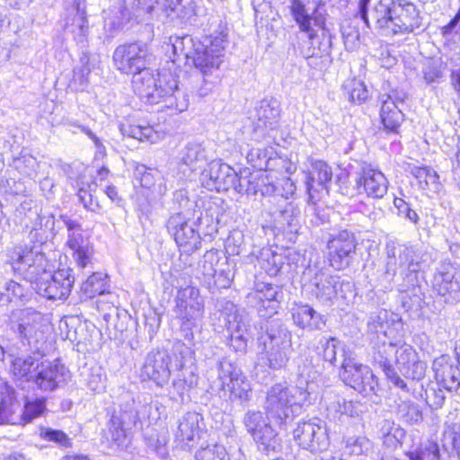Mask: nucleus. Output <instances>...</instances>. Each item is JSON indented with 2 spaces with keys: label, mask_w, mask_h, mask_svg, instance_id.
I'll return each mask as SVG.
<instances>
[{
  "label": "nucleus",
  "mask_w": 460,
  "mask_h": 460,
  "mask_svg": "<svg viewBox=\"0 0 460 460\" xmlns=\"http://www.w3.org/2000/svg\"><path fill=\"white\" fill-rule=\"evenodd\" d=\"M321 374L310 364L299 367L296 385L285 384L272 385L265 402L268 418L279 425L292 419L297 411L311 403V396L318 392Z\"/></svg>",
  "instance_id": "f257e3e1"
},
{
  "label": "nucleus",
  "mask_w": 460,
  "mask_h": 460,
  "mask_svg": "<svg viewBox=\"0 0 460 460\" xmlns=\"http://www.w3.org/2000/svg\"><path fill=\"white\" fill-rule=\"evenodd\" d=\"M371 16L385 36L412 33L422 23L417 6L407 0L380 1L372 10Z\"/></svg>",
  "instance_id": "f03ea898"
},
{
  "label": "nucleus",
  "mask_w": 460,
  "mask_h": 460,
  "mask_svg": "<svg viewBox=\"0 0 460 460\" xmlns=\"http://www.w3.org/2000/svg\"><path fill=\"white\" fill-rule=\"evenodd\" d=\"M204 300L199 288L193 286L181 288L174 297L173 313L186 341L192 342L195 329L201 327L204 317Z\"/></svg>",
  "instance_id": "7ed1b4c3"
},
{
  "label": "nucleus",
  "mask_w": 460,
  "mask_h": 460,
  "mask_svg": "<svg viewBox=\"0 0 460 460\" xmlns=\"http://www.w3.org/2000/svg\"><path fill=\"white\" fill-rule=\"evenodd\" d=\"M155 84L150 86V94L144 99L148 104L163 103V108L171 114H178L186 111L190 104L188 93L179 87L178 76L170 70L163 69L156 72Z\"/></svg>",
  "instance_id": "20e7f679"
},
{
  "label": "nucleus",
  "mask_w": 460,
  "mask_h": 460,
  "mask_svg": "<svg viewBox=\"0 0 460 460\" xmlns=\"http://www.w3.org/2000/svg\"><path fill=\"white\" fill-rule=\"evenodd\" d=\"M387 256L385 274L393 278L399 274L406 288L414 287L421 270L422 252L412 245L393 243L387 245Z\"/></svg>",
  "instance_id": "39448f33"
},
{
  "label": "nucleus",
  "mask_w": 460,
  "mask_h": 460,
  "mask_svg": "<svg viewBox=\"0 0 460 460\" xmlns=\"http://www.w3.org/2000/svg\"><path fill=\"white\" fill-rule=\"evenodd\" d=\"M402 339L393 341H381L382 344L377 349V356L375 357L382 367L386 377L394 386L408 391L406 382L397 374L392 366V359L394 357V362L402 373L409 360L415 358V349L412 346L402 343Z\"/></svg>",
  "instance_id": "423d86ee"
},
{
  "label": "nucleus",
  "mask_w": 460,
  "mask_h": 460,
  "mask_svg": "<svg viewBox=\"0 0 460 460\" xmlns=\"http://www.w3.org/2000/svg\"><path fill=\"white\" fill-rule=\"evenodd\" d=\"M268 365L272 369L285 367L293 352L291 332L278 322H271L260 338Z\"/></svg>",
  "instance_id": "0eeeda50"
},
{
  "label": "nucleus",
  "mask_w": 460,
  "mask_h": 460,
  "mask_svg": "<svg viewBox=\"0 0 460 460\" xmlns=\"http://www.w3.org/2000/svg\"><path fill=\"white\" fill-rule=\"evenodd\" d=\"M226 43L227 33L223 31L204 37L196 43L193 55L190 56L191 63L203 75H211L223 63Z\"/></svg>",
  "instance_id": "6e6552de"
},
{
  "label": "nucleus",
  "mask_w": 460,
  "mask_h": 460,
  "mask_svg": "<svg viewBox=\"0 0 460 460\" xmlns=\"http://www.w3.org/2000/svg\"><path fill=\"white\" fill-rule=\"evenodd\" d=\"M342 382L364 396L376 394L377 379L372 369L357 360L351 352L342 349V362L339 371Z\"/></svg>",
  "instance_id": "1a4fd4ad"
},
{
  "label": "nucleus",
  "mask_w": 460,
  "mask_h": 460,
  "mask_svg": "<svg viewBox=\"0 0 460 460\" xmlns=\"http://www.w3.org/2000/svg\"><path fill=\"white\" fill-rule=\"evenodd\" d=\"M260 411H248L243 416V424L257 444L258 449L266 454L280 449V438Z\"/></svg>",
  "instance_id": "9d476101"
},
{
  "label": "nucleus",
  "mask_w": 460,
  "mask_h": 460,
  "mask_svg": "<svg viewBox=\"0 0 460 460\" xmlns=\"http://www.w3.org/2000/svg\"><path fill=\"white\" fill-rule=\"evenodd\" d=\"M220 389L229 393L231 401L240 400L245 402L250 400L252 387L242 370L229 360L223 359L217 365Z\"/></svg>",
  "instance_id": "9b49d317"
},
{
  "label": "nucleus",
  "mask_w": 460,
  "mask_h": 460,
  "mask_svg": "<svg viewBox=\"0 0 460 460\" xmlns=\"http://www.w3.org/2000/svg\"><path fill=\"white\" fill-rule=\"evenodd\" d=\"M16 258H12V268L13 271L22 275L31 283L37 286V281L47 279L52 274L50 265L45 254L40 252L30 250L22 252L19 249L15 252Z\"/></svg>",
  "instance_id": "f8f14e48"
},
{
  "label": "nucleus",
  "mask_w": 460,
  "mask_h": 460,
  "mask_svg": "<svg viewBox=\"0 0 460 460\" xmlns=\"http://www.w3.org/2000/svg\"><path fill=\"white\" fill-rule=\"evenodd\" d=\"M166 226L181 252L191 254L200 248L201 238L194 222L190 223L181 213L172 215Z\"/></svg>",
  "instance_id": "ddd939ff"
},
{
  "label": "nucleus",
  "mask_w": 460,
  "mask_h": 460,
  "mask_svg": "<svg viewBox=\"0 0 460 460\" xmlns=\"http://www.w3.org/2000/svg\"><path fill=\"white\" fill-rule=\"evenodd\" d=\"M357 244L354 234L348 230L332 235L327 243L330 266L337 270L349 267L356 253Z\"/></svg>",
  "instance_id": "4468645a"
},
{
  "label": "nucleus",
  "mask_w": 460,
  "mask_h": 460,
  "mask_svg": "<svg viewBox=\"0 0 460 460\" xmlns=\"http://www.w3.org/2000/svg\"><path fill=\"white\" fill-rule=\"evenodd\" d=\"M148 49L146 44L137 42L120 45L113 52L114 66L123 74L132 75L147 66Z\"/></svg>",
  "instance_id": "2eb2a0df"
},
{
  "label": "nucleus",
  "mask_w": 460,
  "mask_h": 460,
  "mask_svg": "<svg viewBox=\"0 0 460 460\" xmlns=\"http://www.w3.org/2000/svg\"><path fill=\"white\" fill-rule=\"evenodd\" d=\"M293 434L298 445L311 452L323 451L329 445L325 424L319 419L299 422Z\"/></svg>",
  "instance_id": "dca6fc26"
},
{
  "label": "nucleus",
  "mask_w": 460,
  "mask_h": 460,
  "mask_svg": "<svg viewBox=\"0 0 460 460\" xmlns=\"http://www.w3.org/2000/svg\"><path fill=\"white\" fill-rule=\"evenodd\" d=\"M133 8L137 15H151L153 12L161 9L166 16L175 13L181 19H189L195 14L194 0H134Z\"/></svg>",
  "instance_id": "f3484780"
},
{
  "label": "nucleus",
  "mask_w": 460,
  "mask_h": 460,
  "mask_svg": "<svg viewBox=\"0 0 460 460\" xmlns=\"http://www.w3.org/2000/svg\"><path fill=\"white\" fill-rule=\"evenodd\" d=\"M236 172L228 164L218 160L208 164L199 175L201 186L208 190L227 191L234 184Z\"/></svg>",
  "instance_id": "a211bd4d"
},
{
  "label": "nucleus",
  "mask_w": 460,
  "mask_h": 460,
  "mask_svg": "<svg viewBox=\"0 0 460 460\" xmlns=\"http://www.w3.org/2000/svg\"><path fill=\"white\" fill-rule=\"evenodd\" d=\"M407 98V93L399 89L391 90L388 93L380 95V118L385 128L390 132H398L404 120L402 106Z\"/></svg>",
  "instance_id": "6ab92c4d"
},
{
  "label": "nucleus",
  "mask_w": 460,
  "mask_h": 460,
  "mask_svg": "<svg viewBox=\"0 0 460 460\" xmlns=\"http://www.w3.org/2000/svg\"><path fill=\"white\" fill-rule=\"evenodd\" d=\"M60 218L67 229L66 244L73 251L74 259L80 268L87 267L92 261L93 249L84 237L81 224L67 216Z\"/></svg>",
  "instance_id": "aec40b11"
},
{
  "label": "nucleus",
  "mask_w": 460,
  "mask_h": 460,
  "mask_svg": "<svg viewBox=\"0 0 460 460\" xmlns=\"http://www.w3.org/2000/svg\"><path fill=\"white\" fill-rule=\"evenodd\" d=\"M171 357L164 349H155L147 353L140 370L143 381H153L157 386L163 387L171 376L169 364Z\"/></svg>",
  "instance_id": "412c9836"
},
{
  "label": "nucleus",
  "mask_w": 460,
  "mask_h": 460,
  "mask_svg": "<svg viewBox=\"0 0 460 460\" xmlns=\"http://www.w3.org/2000/svg\"><path fill=\"white\" fill-rule=\"evenodd\" d=\"M16 331L29 343H38L49 331V322L41 313L25 308L19 312Z\"/></svg>",
  "instance_id": "4be33fe9"
},
{
  "label": "nucleus",
  "mask_w": 460,
  "mask_h": 460,
  "mask_svg": "<svg viewBox=\"0 0 460 460\" xmlns=\"http://www.w3.org/2000/svg\"><path fill=\"white\" fill-rule=\"evenodd\" d=\"M75 278L70 269H61L54 271L50 277L37 281L34 287L37 293L48 299H66L71 292Z\"/></svg>",
  "instance_id": "5701e85b"
},
{
  "label": "nucleus",
  "mask_w": 460,
  "mask_h": 460,
  "mask_svg": "<svg viewBox=\"0 0 460 460\" xmlns=\"http://www.w3.org/2000/svg\"><path fill=\"white\" fill-rule=\"evenodd\" d=\"M282 296L281 288L270 283L259 282L247 296L262 317H270L277 313Z\"/></svg>",
  "instance_id": "b1692460"
},
{
  "label": "nucleus",
  "mask_w": 460,
  "mask_h": 460,
  "mask_svg": "<svg viewBox=\"0 0 460 460\" xmlns=\"http://www.w3.org/2000/svg\"><path fill=\"white\" fill-rule=\"evenodd\" d=\"M290 11L300 31L305 32L309 40H314L318 31H324L325 16L319 8L310 11L302 1L292 0Z\"/></svg>",
  "instance_id": "393cba45"
},
{
  "label": "nucleus",
  "mask_w": 460,
  "mask_h": 460,
  "mask_svg": "<svg viewBox=\"0 0 460 460\" xmlns=\"http://www.w3.org/2000/svg\"><path fill=\"white\" fill-rule=\"evenodd\" d=\"M368 332L376 333L377 339L380 335L385 338V341L402 339L403 336V323L397 314L380 309L369 316L367 323Z\"/></svg>",
  "instance_id": "a878e982"
},
{
  "label": "nucleus",
  "mask_w": 460,
  "mask_h": 460,
  "mask_svg": "<svg viewBox=\"0 0 460 460\" xmlns=\"http://www.w3.org/2000/svg\"><path fill=\"white\" fill-rule=\"evenodd\" d=\"M67 370L64 365L58 362L40 360L35 367V372L31 376V382L41 391L50 392L66 381Z\"/></svg>",
  "instance_id": "bb28decb"
},
{
  "label": "nucleus",
  "mask_w": 460,
  "mask_h": 460,
  "mask_svg": "<svg viewBox=\"0 0 460 460\" xmlns=\"http://www.w3.org/2000/svg\"><path fill=\"white\" fill-rule=\"evenodd\" d=\"M355 184L358 193H365L373 199H381L386 194L389 182L380 170L365 164L357 174Z\"/></svg>",
  "instance_id": "cd10ccee"
},
{
  "label": "nucleus",
  "mask_w": 460,
  "mask_h": 460,
  "mask_svg": "<svg viewBox=\"0 0 460 460\" xmlns=\"http://www.w3.org/2000/svg\"><path fill=\"white\" fill-rule=\"evenodd\" d=\"M432 287L440 296H458L460 294V266L456 267L450 262H441L433 276Z\"/></svg>",
  "instance_id": "c85d7f7f"
},
{
  "label": "nucleus",
  "mask_w": 460,
  "mask_h": 460,
  "mask_svg": "<svg viewBox=\"0 0 460 460\" xmlns=\"http://www.w3.org/2000/svg\"><path fill=\"white\" fill-rule=\"evenodd\" d=\"M254 133L257 138H264L279 128L280 110L277 101L262 100L256 109Z\"/></svg>",
  "instance_id": "c756f323"
},
{
  "label": "nucleus",
  "mask_w": 460,
  "mask_h": 460,
  "mask_svg": "<svg viewBox=\"0 0 460 460\" xmlns=\"http://www.w3.org/2000/svg\"><path fill=\"white\" fill-rule=\"evenodd\" d=\"M175 159L183 175H186L187 172H196L208 164L207 149L201 143L196 141L188 142L181 147Z\"/></svg>",
  "instance_id": "7c9ffc66"
},
{
  "label": "nucleus",
  "mask_w": 460,
  "mask_h": 460,
  "mask_svg": "<svg viewBox=\"0 0 460 460\" xmlns=\"http://www.w3.org/2000/svg\"><path fill=\"white\" fill-rule=\"evenodd\" d=\"M332 178V168L325 162L312 163L310 170L305 173V185L309 199L314 200L323 191L327 192Z\"/></svg>",
  "instance_id": "2f4dec72"
},
{
  "label": "nucleus",
  "mask_w": 460,
  "mask_h": 460,
  "mask_svg": "<svg viewBox=\"0 0 460 460\" xmlns=\"http://www.w3.org/2000/svg\"><path fill=\"white\" fill-rule=\"evenodd\" d=\"M226 321L230 346L235 351H245L249 336L248 316L235 309L233 313L227 314Z\"/></svg>",
  "instance_id": "473e14b6"
},
{
  "label": "nucleus",
  "mask_w": 460,
  "mask_h": 460,
  "mask_svg": "<svg viewBox=\"0 0 460 460\" xmlns=\"http://www.w3.org/2000/svg\"><path fill=\"white\" fill-rule=\"evenodd\" d=\"M84 1H75L74 4L67 10L65 22L66 31L73 34L75 40L82 45H84L87 41L89 30Z\"/></svg>",
  "instance_id": "72a5a7b5"
},
{
  "label": "nucleus",
  "mask_w": 460,
  "mask_h": 460,
  "mask_svg": "<svg viewBox=\"0 0 460 460\" xmlns=\"http://www.w3.org/2000/svg\"><path fill=\"white\" fill-rule=\"evenodd\" d=\"M437 384L447 391L456 390L460 385V370L449 363L447 356H441L433 361L432 366Z\"/></svg>",
  "instance_id": "f704fd0d"
},
{
  "label": "nucleus",
  "mask_w": 460,
  "mask_h": 460,
  "mask_svg": "<svg viewBox=\"0 0 460 460\" xmlns=\"http://www.w3.org/2000/svg\"><path fill=\"white\" fill-rule=\"evenodd\" d=\"M204 429L202 415L196 411H188L179 420L175 436L178 440L188 443L199 439Z\"/></svg>",
  "instance_id": "c9c22d12"
},
{
  "label": "nucleus",
  "mask_w": 460,
  "mask_h": 460,
  "mask_svg": "<svg viewBox=\"0 0 460 460\" xmlns=\"http://www.w3.org/2000/svg\"><path fill=\"white\" fill-rule=\"evenodd\" d=\"M291 314L294 323L301 329L322 330L325 325L323 316L308 305H294Z\"/></svg>",
  "instance_id": "e433bc0d"
},
{
  "label": "nucleus",
  "mask_w": 460,
  "mask_h": 460,
  "mask_svg": "<svg viewBox=\"0 0 460 460\" xmlns=\"http://www.w3.org/2000/svg\"><path fill=\"white\" fill-rule=\"evenodd\" d=\"M313 285L314 286V294L323 303L331 302L338 296V288L343 286L336 278L319 271L315 274Z\"/></svg>",
  "instance_id": "4c0bfd02"
},
{
  "label": "nucleus",
  "mask_w": 460,
  "mask_h": 460,
  "mask_svg": "<svg viewBox=\"0 0 460 460\" xmlns=\"http://www.w3.org/2000/svg\"><path fill=\"white\" fill-rule=\"evenodd\" d=\"M409 460H453L451 454L446 447L442 449L433 440H427L421 443L415 449L406 453Z\"/></svg>",
  "instance_id": "58836bf2"
},
{
  "label": "nucleus",
  "mask_w": 460,
  "mask_h": 460,
  "mask_svg": "<svg viewBox=\"0 0 460 460\" xmlns=\"http://www.w3.org/2000/svg\"><path fill=\"white\" fill-rule=\"evenodd\" d=\"M3 424H21L20 403L14 391L9 389L1 392L0 425Z\"/></svg>",
  "instance_id": "ea45409f"
},
{
  "label": "nucleus",
  "mask_w": 460,
  "mask_h": 460,
  "mask_svg": "<svg viewBox=\"0 0 460 460\" xmlns=\"http://www.w3.org/2000/svg\"><path fill=\"white\" fill-rule=\"evenodd\" d=\"M199 40L194 39L190 35L171 36L169 38L168 46L171 47L174 56L172 62L175 63L181 58L184 59L186 63L190 61V56L193 55L196 43L199 42Z\"/></svg>",
  "instance_id": "a19ab883"
},
{
  "label": "nucleus",
  "mask_w": 460,
  "mask_h": 460,
  "mask_svg": "<svg viewBox=\"0 0 460 460\" xmlns=\"http://www.w3.org/2000/svg\"><path fill=\"white\" fill-rule=\"evenodd\" d=\"M257 261L260 268L270 277L279 274L285 263V257L281 253H278L270 247H263L259 255Z\"/></svg>",
  "instance_id": "79ce46f5"
},
{
  "label": "nucleus",
  "mask_w": 460,
  "mask_h": 460,
  "mask_svg": "<svg viewBox=\"0 0 460 460\" xmlns=\"http://www.w3.org/2000/svg\"><path fill=\"white\" fill-rule=\"evenodd\" d=\"M107 279L104 273H93L81 286L82 296L88 299L104 294L108 288Z\"/></svg>",
  "instance_id": "37998d69"
},
{
  "label": "nucleus",
  "mask_w": 460,
  "mask_h": 460,
  "mask_svg": "<svg viewBox=\"0 0 460 460\" xmlns=\"http://www.w3.org/2000/svg\"><path fill=\"white\" fill-rule=\"evenodd\" d=\"M156 72L146 67L141 72L135 74L132 77L133 91L141 101H144L145 97L151 95L149 92L150 86L156 82L155 75H159Z\"/></svg>",
  "instance_id": "c03bdc74"
},
{
  "label": "nucleus",
  "mask_w": 460,
  "mask_h": 460,
  "mask_svg": "<svg viewBox=\"0 0 460 460\" xmlns=\"http://www.w3.org/2000/svg\"><path fill=\"white\" fill-rule=\"evenodd\" d=\"M119 129L123 136L137 139L141 142L149 141L155 143L159 138L157 132L150 126L121 123Z\"/></svg>",
  "instance_id": "a18cd8bd"
},
{
  "label": "nucleus",
  "mask_w": 460,
  "mask_h": 460,
  "mask_svg": "<svg viewBox=\"0 0 460 460\" xmlns=\"http://www.w3.org/2000/svg\"><path fill=\"white\" fill-rule=\"evenodd\" d=\"M372 449V442L365 436H353L346 440L345 453L349 456H367Z\"/></svg>",
  "instance_id": "49530a36"
},
{
  "label": "nucleus",
  "mask_w": 460,
  "mask_h": 460,
  "mask_svg": "<svg viewBox=\"0 0 460 460\" xmlns=\"http://www.w3.org/2000/svg\"><path fill=\"white\" fill-rule=\"evenodd\" d=\"M446 69L447 64L440 58L429 59L422 68L423 78L427 84L439 82L444 77Z\"/></svg>",
  "instance_id": "de8ad7c7"
},
{
  "label": "nucleus",
  "mask_w": 460,
  "mask_h": 460,
  "mask_svg": "<svg viewBox=\"0 0 460 460\" xmlns=\"http://www.w3.org/2000/svg\"><path fill=\"white\" fill-rule=\"evenodd\" d=\"M135 177L140 185L154 193L156 190V181H161L160 173L146 168L144 164H138L135 169Z\"/></svg>",
  "instance_id": "09e8293b"
},
{
  "label": "nucleus",
  "mask_w": 460,
  "mask_h": 460,
  "mask_svg": "<svg viewBox=\"0 0 460 460\" xmlns=\"http://www.w3.org/2000/svg\"><path fill=\"white\" fill-rule=\"evenodd\" d=\"M91 68L86 57L80 59V66L75 67L69 86L75 91H83L88 85Z\"/></svg>",
  "instance_id": "8fccbe9b"
},
{
  "label": "nucleus",
  "mask_w": 460,
  "mask_h": 460,
  "mask_svg": "<svg viewBox=\"0 0 460 460\" xmlns=\"http://www.w3.org/2000/svg\"><path fill=\"white\" fill-rule=\"evenodd\" d=\"M40 362L32 357L17 358L13 361V373L19 378L26 377L28 381L31 382V376L35 372V367Z\"/></svg>",
  "instance_id": "3c124183"
},
{
  "label": "nucleus",
  "mask_w": 460,
  "mask_h": 460,
  "mask_svg": "<svg viewBox=\"0 0 460 460\" xmlns=\"http://www.w3.org/2000/svg\"><path fill=\"white\" fill-rule=\"evenodd\" d=\"M46 411V400L44 398L27 401L24 403L21 414V424L25 425L40 417Z\"/></svg>",
  "instance_id": "603ef678"
},
{
  "label": "nucleus",
  "mask_w": 460,
  "mask_h": 460,
  "mask_svg": "<svg viewBox=\"0 0 460 460\" xmlns=\"http://www.w3.org/2000/svg\"><path fill=\"white\" fill-rule=\"evenodd\" d=\"M196 384V377L191 371L182 369L172 382V390L180 397L181 401H184V394Z\"/></svg>",
  "instance_id": "864d4df0"
},
{
  "label": "nucleus",
  "mask_w": 460,
  "mask_h": 460,
  "mask_svg": "<svg viewBox=\"0 0 460 460\" xmlns=\"http://www.w3.org/2000/svg\"><path fill=\"white\" fill-rule=\"evenodd\" d=\"M442 388L439 384L429 383L424 389V394L421 396L430 409L437 410L443 406L446 396Z\"/></svg>",
  "instance_id": "5fc2aeb1"
},
{
  "label": "nucleus",
  "mask_w": 460,
  "mask_h": 460,
  "mask_svg": "<svg viewBox=\"0 0 460 460\" xmlns=\"http://www.w3.org/2000/svg\"><path fill=\"white\" fill-rule=\"evenodd\" d=\"M415 178L419 181L420 187L423 190L438 189V175L433 170L425 167H418L413 171Z\"/></svg>",
  "instance_id": "6e6d98bb"
},
{
  "label": "nucleus",
  "mask_w": 460,
  "mask_h": 460,
  "mask_svg": "<svg viewBox=\"0 0 460 460\" xmlns=\"http://www.w3.org/2000/svg\"><path fill=\"white\" fill-rule=\"evenodd\" d=\"M427 364L425 361L421 360L418 352L415 351V358L409 360V363L404 367L402 375L407 378H411L412 380H421L427 371Z\"/></svg>",
  "instance_id": "4d7b16f0"
},
{
  "label": "nucleus",
  "mask_w": 460,
  "mask_h": 460,
  "mask_svg": "<svg viewBox=\"0 0 460 460\" xmlns=\"http://www.w3.org/2000/svg\"><path fill=\"white\" fill-rule=\"evenodd\" d=\"M25 296V288L13 280L6 281L4 291L0 292V302L8 304L13 301L21 300Z\"/></svg>",
  "instance_id": "13d9d810"
},
{
  "label": "nucleus",
  "mask_w": 460,
  "mask_h": 460,
  "mask_svg": "<svg viewBox=\"0 0 460 460\" xmlns=\"http://www.w3.org/2000/svg\"><path fill=\"white\" fill-rule=\"evenodd\" d=\"M350 102L360 104L368 98L367 86L361 80L352 79L345 84Z\"/></svg>",
  "instance_id": "bf43d9fd"
},
{
  "label": "nucleus",
  "mask_w": 460,
  "mask_h": 460,
  "mask_svg": "<svg viewBox=\"0 0 460 460\" xmlns=\"http://www.w3.org/2000/svg\"><path fill=\"white\" fill-rule=\"evenodd\" d=\"M195 460H229L226 448L221 445L208 446L198 450Z\"/></svg>",
  "instance_id": "052dcab7"
},
{
  "label": "nucleus",
  "mask_w": 460,
  "mask_h": 460,
  "mask_svg": "<svg viewBox=\"0 0 460 460\" xmlns=\"http://www.w3.org/2000/svg\"><path fill=\"white\" fill-rule=\"evenodd\" d=\"M40 437L47 441L54 442L63 447H71V438L62 430L52 429L50 428H40Z\"/></svg>",
  "instance_id": "680f3d73"
},
{
  "label": "nucleus",
  "mask_w": 460,
  "mask_h": 460,
  "mask_svg": "<svg viewBox=\"0 0 460 460\" xmlns=\"http://www.w3.org/2000/svg\"><path fill=\"white\" fill-rule=\"evenodd\" d=\"M281 201L284 203L279 211L281 223L287 224L288 226H296V219L300 215V209L294 202L287 201V199L281 198Z\"/></svg>",
  "instance_id": "e2e57ef3"
},
{
  "label": "nucleus",
  "mask_w": 460,
  "mask_h": 460,
  "mask_svg": "<svg viewBox=\"0 0 460 460\" xmlns=\"http://www.w3.org/2000/svg\"><path fill=\"white\" fill-rule=\"evenodd\" d=\"M15 168L22 174L33 178L37 174L38 162L30 155H23L14 161Z\"/></svg>",
  "instance_id": "0e129e2a"
},
{
  "label": "nucleus",
  "mask_w": 460,
  "mask_h": 460,
  "mask_svg": "<svg viewBox=\"0 0 460 460\" xmlns=\"http://www.w3.org/2000/svg\"><path fill=\"white\" fill-rule=\"evenodd\" d=\"M126 416L113 414L109 421L108 429L111 436V439L117 443H121L126 438L124 423Z\"/></svg>",
  "instance_id": "69168bd1"
},
{
  "label": "nucleus",
  "mask_w": 460,
  "mask_h": 460,
  "mask_svg": "<svg viewBox=\"0 0 460 460\" xmlns=\"http://www.w3.org/2000/svg\"><path fill=\"white\" fill-rule=\"evenodd\" d=\"M380 431L385 443L394 444L399 442L403 436V430L390 420H384Z\"/></svg>",
  "instance_id": "338daca9"
},
{
  "label": "nucleus",
  "mask_w": 460,
  "mask_h": 460,
  "mask_svg": "<svg viewBox=\"0 0 460 460\" xmlns=\"http://www.w3.org/2000/svg\"><path fill=\"white\" fill-rule=\"evenodd\" d=\"M243 239L244 236L241 231L234 230L230 233L226 241V249L229 255H238L241 253Z\"/></svg>",
  "instance_id": "774afa93"
}]
</instances>
